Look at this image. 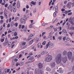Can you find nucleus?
<instances>
[{
  "instance_id": "a18cd8bd",
  "label": "nucleus",
  "mask_w": 74,
  "mask_h": 74,
  "mask_svg": "<svg viewBox=\"0 0 74 74\" xmlns=\"http://www.w3.org/2000/svg\"><path fill=\"white\" fill-rule=\"evenodd\" d=\"M0 17L1 19H3L4 18V17H3L2 16H1Z\"/></svg>"
},
{
  "instance_id": "c756f323",
  "label": "nucleus",
  "mask_w": 74,
  "mask_h": 74,
  "mask_svg": "<svg viewBox=\"0 0 74 74\" xmlns=\"http://www.w3.org/2000/svg\"><path fill=\"white\" fill-rule=\"evenodd\" d=\"M57 71H58V72H59V73H63V71H60L59 70H58Z\"/></svg>"
},
{
  "instance_id": "20e7f679",
  "label": "nucleus",
  "mask_w": 74,
  "mask_h": 74,
  "mask_svg": "<svg viewBox=\"0 0 74 74\" xmlns=\"http://www.w3.org/2000/svg\"><path fill=\"white\" fill-rule=\"evenodd\" d=\"M68 57L69 59H71L72 57V53L71 52H69L68 54Z\"/></svg>"
},
{
  "instance_id": "f03ea898",
  "label": "nucleus",
  "mask_w": 74,
  "mask_h": 74,
  "mask_svg": "<svg viewBox=\"0 0 74 74\" xmlns=\"http://www.w3.org/2000/svg\"><path fill=\"white\" fill-rule=\"evenodd\" d=\"M52 56L50 55H49L45 58V60L46 62H51V60H52Z\"/></svg>"
},
{
  "instance_id": "e2e57ef3",
  "label": "nucleus",
  "mask_w": 74,
  "mask_h": 74,
  "mask_svg": "<svg viewBox=\"0 0 74 74\" xmlns=\"http://www.w3.org/2000/svg\"><path fill=\"white\" fill-rule=\"evenodd\" d=\"M57 21H58V19H56L54 21H53V22H57Z\"/></svg>"
},
{
  "instance_id": "f8f14e48",
  "label": "nucleus",
  "mask_w": 74,
  "mask_h": 74,
  "mask_svg": "<svg viewBox=\"0 0 74 74\" xmlns=\"http://www.w3.org/2000/svg\"><path fill=\"white\" fill-rule=\"evenodd\" d=\"M67 55V52L66 51H64L63 53L62 56H66Z\"/></svg>"
},
{
  "instance_id": "37998d69",
  "label": "nucleus",
  "mask_w": 74,
  "mask_h": 74,
  "mask_svg": "<svg viewBox=\"0 0 74 74\" xmlns=\"http://www.w3.org/2000/svg\"><path fill=\"white\" fill-rule=\"evenodd\" d=\"M58 39H59V40H61L62 39V37L61 36H59L58 38Z\"/></svg>"
},
{
  "instance_id": "3c124183",
  "label": "nucleus",
  "mask_w": 74,
  "mask_h": 74,
  "mask_svg": "<svg viewBox=\"0 0 74 74\" xmlns=\"http://www.w3.org/2000/svg\"><path fill=\"white\" fill-rule=\"evenodd\" d=\"M71 24H72V25H74V22H73L72 21H71Z\"/></svg>"
},
{
  "instance_id": "f257e3e1",
  "label": "nucleus",
  "mask_w": 74,
  "mask_h": 74,
  "mask_svg": "<svg viewBox=\"0 0 74 74\" xmlns=\"http://www.w3.org/2000/svg\"><path fill=\"white\" fill-rule=\"evenodd\" d=\"M62 56L60 54H59L56 57V61L57 63L59 64L61 62V58Z\"/></svg>"
},
{
  "instance_id": "5701e85b",
  "label": "nucleus",
  "mask_w": 74,
  "mask_h": 74,
  "mask_svg": "<svg viewBox=\"0 0 74 74\" xmlns=\"http://www.w3.org/2000/svg\"><path fill=\"white\" fill-rule=\"evenodd\" d=\"M24 31H25V32H26V31H27V27H25L23 29Z\"/></svg>"
},
{
  "instance_id": "69168bd1",
  "label": "nucleus",
  "mask_w": 74,
  "mask_h": 74,
  "mask_svg": "<svg viewBox=\"0 0 74 74\" xmlns=\"http://www.w3.org/2000/svg\"><path fill=\"white\" fill-rule=\"evenodd\" d=\"M21 27H22V25H19V28H20V29H21Z\"/></svg>"
},
{
  "instance_id": "c03bdc74",
  "label": "nucleus",
  "mask_w": 74,
  "mask_h": 74,
  "mask_svg": "<svg viewBox=\"0 0 74 74\" xmlns=\"http://www.w3.org/2000/svg\"><path fill=\"white\" fill-rule=\"evenodd\" d=\"M64 11H65V9H61V11H62V12H63Z\"/></svg>"
},
{
  "instance_id": "5fc2aeb1",
  "label": "nucleus",
  "mask_w": 74,
  "mask_h": 74,
  "mask_svg": "<svg viewBox=\"0 0 74 74\" xmlns=\"http://www.w3.org/2000/svg\"><path fill=\"white\" fill-rule=\"evenodd\" d=\"M7 44H8V43H7L6 42H5V43H4V45L5 46L6 45H7Z\"/></svg>"
},
{
  "instance_id": "72a5a7b5",
  "label": "nucleus",
  "mask_w": 74,
  "mask_h": 74,
  "mask_svg": "<svg viewBox=\"0 0 74 74\" xmlns=\"http://www.w3.org/2000/svg\"><path fill=\"white\" fill-rule=\"evenodd\" d=\"M58 10V6H56L55 9V11H56V10L57 11Z\"/></svg>"
},
{
  "instance_id": "58836bf2",
  "label": "nucleus",
  "mask_w": 74,
  "mask_h": 74,
  "mask_svg": "<svg viewBox=\"0 0 74 74\" xmlns=\"http://www.w3.org/2000/svg\"><path fill=\"white\" fill-rule=\"evenodd\" d=\"M68 15H72V12H71L68 14Z\"/></svg>"
},
{
  "instance_id": "bb28decb",
  "label": "nucleus",
  "mask_w": 74,
  "mask_h": 74,
  "mask_svg": "<svg viewBox=\"0 0 74 74\" xmlns=\"http://www.w3.org/2000/svg\"><path fill=\"white\" fill-rule=\"evenodd\" d=\"M49 44H47L46 45V46H45V48H46V49H47L48 48V47H49Z\"/></svg>"
},
{
  "instance_id": "49530a36",
  "label": "nucleus",
  "mask_w": 74,
  "mask_h": 74,
  "mask_svg": "<svg viewBox=\"0 0 74 74\" xmlns=\"http://www.w3.org/2000/svg\"><path fill=\"white\" fill-rule=\"evenodd\" d=\"M5 42H6L8 43V40H7V39H5Z\"/></svg>"
},
{
  "instance_id": "79ce46f5",
  "label": "nucleus",
  "mask_w": 74,
  "mask_h": 74,
  "mask_svg": "<svg viewBox=\"0 0 74 74\" xmlns=\"http://www.w3.org/2000/svg\"><path fill=\"white\" fill-rule=\"evenodd\" d=\"M60 28V30H62V27H59L58 29H59Z\"/></svg>"
},
{
  "instance_id": "f3484780",
  "label": "nucleus",
  "mask_w": 74,
  "mask_h": 74,
  "mask_svg": "<svg viewBox=\"0 0 74 74\" xmlns=\"http://www.w3.org/2000/svg\"><path fill=\"white\" fill-rule=\"evenodd\" d=\"M31 4H33L34 5H36V2H34L33 1H32L31 2Z\"/></svg>"
},
{
  "instance_id": "2f4dec72",
  "label": "nucleus",
  "mask_w": 74,
  "mask_h": 74,
  "mask_svg": "<svg viewBox=\"0 0 74 74\" xmlns=\"http://www.w3.org/2000/svg\"><path fill=\"white\" fill-rule=\"evenodd\" d=\"M68 74H74V72L71 71V72L68 73Z\"/></svg>"
},
{
  "instance_id": "4c0bfd02",
  "label": "nucleus",
  "mask_w": 74,
  "mask_h": 74,
  "mask_svg": "<svg viewBox=\"0 0 74 74\" xmlns=\"http://www.w3.org/2000/svg\"><path fill=\"white\" fill-rule=\"evenodd\" d=\"M14 36H17V33H16V32L14 33Z\"/></svg>"
},
{
  "instance_id": "a19ab883",
  "label": "nucleus",
  "mask_w": 74,
  "mask_h": 74,
  "mask_svg": "<svg viewBox=\"0 0 74 74\" xmlns=\"http://www.w3.org/2000/svg\"><path fill=\"white\" fill-rule=\"evenodd\" d=\"M64 13H65V14H68V12L67 11V10H66L64 12Z\"/></svg>"
},
{
  "instance_id": "6ab92c4d",
  "label": "nucleus",
  "mask_w": 74,
  "mask_h": 74,
  "mask_svg": "<svg viewBox=\"0 0 74 74\" xmlns=\"http://www.w3.org/2000/svg\"><path fill=\"white\" fill-rule=\"evenodd\" d=\"M13 12H16V8L15 7H13Z\"/></svg>"
},
{
  "instance_id": "de8ad7c7",
  "label": "nucleus",
  "mask_w": 74,
  "mask_h": 74,
  "mask_svg": "<svg viewBox=\"0 0 74 74\" xmlns=\"http://www.w3.org/2000/svg\"><path fill=\"white\" fill-rule=\"evenodd\" d=\"M46 33L45 32H43L42 33V36H43V35H44V34H45Z\"/></svg>"
},
{
  "instance_id": "0e129e2a",
  "label": "nucleus",
  "mask_w": 74,
  "mask_h": 74,
  "mask_svg": "<svg viewBox=\"0 0 74 74\" xmlns=\"http://www.w3.org/2000/svg\"><path fill=\"white\" fill-rule=\"evenodd\" d=\"M10 24H8L7 26L8 27H10Z\"/></svg>"
},
{
  "instance_id": "cd10ccee",
  "label": "nucleus",
  "mask_w": 74,
  "mask_h": 74,
  "mask_svg": "<svg viewBox=\"0 0 74 74\" xmlns=\"http://www.w3.org/2000/svg\"><path fill=\"white\" fill-rule=\"evenodd\" d=\"M53 16L54 17H55L56 16V12H55L53 14Z\"/></svg>"
},
{
  "instance_id": "2eb2a0df",
  "label": "nucleus",
  "mask_w": 74,
  "mask_h": 74,
  "mask_svg": "<svg viewBox=\"0 0 74 74\" xmlns=\"http://www.w3.org/2000/svg\"><path fill=\"white\" fill-rule=\"evenodd\" d=\"M17 7L18 8L20 7V2H18V3H17Z\"/></svg>"
},
{
  "instance_id": "423d86ee",
  "label": "nucleus",
  "mask_w": 74,
  "mask_h": 74,
  "mask_svg": "<svg viewBox=\"0 0 74 74\" xmlns=\"http://www.w3.org/2000/svg\"><path fill=\"white\" fill-rule=\"evenodd\" d=\"M62 62H63L64 63H66L67 62V57H66V56L65 57L62 58Z\"/></svg>"
},
{
  "instance_id": "8fccbe9b",
  "label": "nucleus",
  "mask_w": 74,
  "mask_h": 74,
  "mask_svg": "<svg viewBox=\"0 0 74 74\" xmlns=\"http://www.w3.org/2000/svg\"><path fill=\"white\" fill-rule=\"evenodd\" d=\"M3 29V26L1 27V29H0V31H1L2 30V29Z\"/></svg>"
},
{
  "instance_id": "e433bc0d",
  "label": "nucleus",
  "mask_w": 74,
  "mask_h": 74,
  "mask_svg": "<svg viewBox=\"0 0 74 74\" xmlns=\"http://www.w3.org/2000/svg\"><path fill=\"white\" fill-rule=\"evenodd\" d=\"M30 39H32V38H28V39H27V40L26 41H27V42H28L29 41H30Z\"/></svg>"
},
{
  "instance_id": "bf43d9fd",
  "label": "nucleus",
  "mask_w": 74,
  "mask_h": 74,
  "mask_svg": "<svg viewBox=\"0 0 74 74\" xmlns=\"http://www.w3.org/2000/svg\"><path fill=\"white\" fill-rule=\"evenodd\" d=\"M37 10H36V9L34 10V11H33V12L34 13H36V11Z\"/></svg>"
},
{
  "instance_id": "1a4fd4ad",
  "label": "nucleus",
  "mask_w": 74,
  "mask_h": 74,
  "mask_svg": "<svg viewBox=\"0 0 74 74\" xmlns=\"http://www.w3.org/2000/svg\"><path fill=\"white\" fill-rule=\"evenodd\" d=\"M67 6L69 9L71 8V3L69 2L67 4Z\"/></svg>"
},
{
  "instance_id": "774afa93",
  "label": "nucleus",
  "mask_w": 74,
  "mask_h": 74,
  "mask_svg": "<svg viewBox=\"0 0 74 74\" xmlns=\"http://www.w3.org/2000/svg\"><path fill=\"white\" fill-rule=\"evenodd\" d=\"M70 28L72 30H74V27H71Z\"/></svg>"
},
{
  "instance_id": "4468645a",
  "label": "nucleus",
  "mask_w": 74,
  "mask_h": 74,
  "mask_svg": "<svg viewBox=\"0 0 74 74\" xmlns=\"http://www.w3.org/2000/svg\"><path fill=\"white\" fill-rule=\"evenodd\" d=\"M49 48H53V44L51 43L49 45Z\"/></svg>"
},
{
  "instance_id": "6e6552de",
  "label": "nucleus",
  "mask_w": 74,
  "mask_h": 74,
  "mask_svg": "<svg viewBox=\"0 0 74 74\" xmlns=\"http://www.w3.org/2000/svg\"><path fill=\"white\" fill-rule=\"evenodd\" d=\"M47 53H48V52L46 50H45L41 53V55H46V54H47Z\"/></svg>"
},
{
  "instance_id": "7ed1b4c3",
  "label": "nucleus",
  "mask_w": 74,
  "mask_h": 74,
  "mask_svg": "<svg viewBox=\"0 0 74 74\" xmlns=\"http://www.w3.org/2000/svg\"><path fill=\"white\" fill-rule=\"evenodd\" d=\"M35 74H43V72H42V71L41 69L39 68L35 70Z\"/></svg>"
},
{
  "instance_id": "aec40b11",
  "label": "nucleus",
  "mask_w": 74,
  "mask_h": 74,
  "mask_svg": "<svg viewBox=\"0 0 74 74\" xmlns=\"http://www.w3.org/2000/svg\"><path fill=\"white\" fill-rule=\"evenodd\" d=\"M33 40H32L31 41H30L29 42V45H31L32 44V43H33Z\"/></svg>"
},
{
  "instance_id": "dca6fc26",
  "label": "nucleus",
  "mask_w": 74,
  "mask_h": 74,
  "mask_svg": "<svg viewBox=\"0 0 74 74\" xmlns=\"http://www.w3.org/2000/svg\"><path fill=\"white\" fill-rule=\"evenodd\" d=\"M62 33H65V34H67V32L65 29H63L62 31Z\"/></svg>"
},
{
  "instance_id": "603ef678",
  "label": "nucleus",
  "mask_w": 74,
  "mask_h": 74,
  "mask_svg": "<svg viewBox=\"0 0 74 74\" xmlns=\"http://www.w3.org/2000/svg\"><path fill=\"white\" fill-rule=\"evenodd\" d=\"M57 30L58 29H57V27H56V28H55V29H54V32H57Z\"/></svg>"
},
{
  "instance_id": "412c9836",
  "label": "nucleus",
  "mask_w": 74,
  "mask_h": 74,
  "mask_svg": "<svg viewBox=\"0 0 74 74\" xmlns=\"http://www.w3.org/2000/svg\"><path fill=\"white\" fill-rule=\"evenodd\" d=\"M34 24V23H31V24H30V25L29 26V27L30 28H31V27H32V25H33Z\"/></svg>"
},
{
  "instance_id": "ddd939ff",
  "label": "nucleus",
  "mask_w": 74,
  "mask_h": 74,
  "mask_svg": "<svg viewBox=\"0 0 74 74\" xmlns=\"http://www.w3.org/2000/svg\"><path fill=\"white\" fill-rule=\"evenodd\" d=\"M35 36V34H31L29 36V38H31V37H33V36Z\"/></svg>"
},
{
  "instance_id": "ea45409f",
  "label": "nucleus",
  "mask_w": 74,
  "mask_h": 74,
  "mask_svg": "<svg viewBox=\"0 0 74 74\" xmlns=\"http://www.w3.org/2000/svg\"><path fill=\"white\" fill-rule=\"evenodd\" d=\"M14 25L16 27H17V26H18V23H15Z\"/></svg>"
},
{
  "instance_id": "338daca9",
  "label": "nucleus",
  "mask_w": 74,
  "mask_h": 74,
  "mask_svg": "<svg viewBox=\"0 0 74 74\" xmlns=\"http://www.w3.org/2000/svg\"><path fill=\"white\" fill-rule=\"evenodd\" d=\"M0 22H1V23L2 24L3 23V20H1V21Z\"/></svg>"
},
{
  "instance_id": "4d7b16f0",
  "label": "nucleus",
  "mask_w": 74,
  "mask_h": 74,
  "mask_svg": "<svg viewBox=\"0 0 74 74\" xmlns=\"http://www.w3.org/2000/svg\"><path fill=\"white\" fill-rule=\"evenodd\" d=\"M19 65V63H17L16 64V66H18Z\"/></svg>"
},
{
  "instance_id": "f704fd0d",
  "label": "nucleus",
  "mask_w": 74,
  "mask_h": 74,
  "mask_svg": "<svg viewBox=\"0 0 74 74\" xmlns=\"http://www.w3.org/2000/svg\"><path fill=\"white\" fill-rule=\"evenodd\" d=\"M8 3H6L5 5V7L6 8H7V7H8Z\"/></svg>"
},
{
  "instance_id": "473e14b6",
  "label": "nucleus",
  "mask_w": 74,
  "mask_h": 74,
  "mask_svg": "<svg viewBox=\"0 0 74 74\" xmlns=\"http://www.w3.org/2000/svg\"><path fill=\"white\" fill-rule=\"evenodd\" d=\"M48 24L47 23H44L42 24V26H45V25H47Z\"/></svg>"
},
{
  "instance_id": "9d476101",
  "label": "nucleus",
  "mask_w": 74,
  "mask_h": 74,
  "mask_svg": "<svg viewBox=\"0 0 74 74\" xmlns=\"http://www.w3.org/2000/svg\"><path fill=\"white\" fill-rule=\"evenodd\" d=\"M38 67L39 69H41L43 66V65L41 63H39L38 64Z\"/></svg>"
},
{
  "instance_id": "a878e982",
  "label": "nucleus",
  "mask_w": 74,
  "mask_h": 74,
  "mask_svg": "<svg viewBox=\"0 0 74 74\" xmlns=\"http://www.w3.org/2000/svg\"><path fill=\"white\" fill-rule=\"evenodd\" d=\"M14 22H11L10 25L11 26V27H12V26L14 25Z\"/></svg>"
},
{
  "instance_id": "6e6d98bb",
  "label": "nucleus",
  "mask_w": 74,
  "mask_h": 74,
  "mask_svg": "<svg viewBox=\"0 0 74 74\" xmlns=\"http://www.w3.org/2000/svg\"><path fill=\"white\" fill-rule=\"evenodd\" d=\"M69 34H71V36H72V35H73V34H74L73 33V32L69 33Z\"/></svg>"
},
{
  "instance_id": "39448f33",
  "label": "nucleus",
  "mask_w": 74,
  "mask_h": 74,
  "mask_svg": "<svg viewBox=\"0 0 74 74\" xmlns=\"http://www.w3.org/2000/svg\"><path fill=\"white\" fill-rule=\"evenodd\" d=\"M27 20V17H23V18L21 20V23H23V22H25V21Z\"/></svg>"
},
{
  "instance_id": "9b49d317",
  "label": "nucleus",
  "mask_w": 74,
  "mask_h": 74,
  "mask_svg": "<svg viewBox=\"0 0 74 74\" xmlns=\"http://www.w3.org/2000/svg\"><path fill=\"white\" fill-rule=\"evenodd\" d=\"M51 66L52 67H54L55 66V62H52L51 63Z\"/></svg>"
},
{
  "instance_id": "7c9ffc66",
  "label": "nucleus",
  "mask_w": 74,
  "mask_h": 74,
  "mask_svg": "<svg viewBox=\"0 0 74 74\" xmlns=\"http://www.w3.org/2000/svg\"><path fill=\"white\" fill-rule=\"evenodd\" d=\"M46 44V41H44L42 43V45H45V44Z\"/></svg>"
},
{
  "instance_id": "09e8293b",
  "label": "nucleus",
  "mask_w": 74,
  "mask_h": 74,
  "mask_svg": "<svg viewBox=\"0 0 74 74\" xmlns=\"http://www.w3.org/2000/svg\"><path fill=\"white\" fill-rule=\"evenodd\" d=\"M4 41V38L2 39L1 40V42H3Z\"/></svg>"
},
{
  "instance_id": "13d9d810",
  "label": "nucleus",
  "mask_w": 74,
  "mask_h": 74,
  "mask_svg": "<svg viewBox=\"0 0 74 74\" xmlns=\"http://www.w3.org/2000/svg\"><path fill=\"white\" fill-rule=\"evenodd\" d=\"M8 47H11V44H8Z\"/></svg>"
},
{
  "instance_id": "c85d7f7f",
  "label": "nucleus",
  "mask_w": 74,
  "mask_h": 74,
  "mask_svg": "<svg viewBox=\"0 0 74 74\" xmlns=\"http://www.w3.org/2000/svg\"><path fill=\"white\" fill-rule=\"evenodd\" d=\"M38 48H40V46H41V43H39L38 44Z\"/></svg>"
},
{
  "instance_id": "b1692460",
  "label": "nucleus",
  "mask_w": 74,
  "mask_h": 74,
  "mask_svg": "<svg viewBox=\"0 0 74 74\" xmlns=\"http://www.w3.org/2000/svg\"><path fill=\"white\" fill-rule=\"evenodd\" d=\"M72 21V18H70L69 19V22H71Z\"/></svg>"
},
{
  "instance_id": "0eeeda50",
  "label": "nucleus",
  "mask_w": 74,
  "mask_h": 74,
  "mask_svg": "<svg viewBox=\"0 0 74 74\" xmlns=\"http://www.w3.org/2000/svg\"><path fill=\"white\" fill-rule=\"evenodd\" d=\"M52 32H50L49 34V36L48 37V38H50V40H52Z\"/></svg>"
},
{
  "instance_id": "393cba45",
  "label": "nucleus",
  "mask_w": 74,
  "mask_h": 74,
  "mask_svg": "<svg viewBox=\"0 0 74 74\" xmlns=\"http://www.w3.org/2000/svg\"><path fill=\"white\" fill-rule=\"evenodd\" d=\"M23 64H24V63L23 62H21L20 63H19V66H23Z\"/></svg>"
},
{
  "instance_id": "680f3d73",
  "label": "nucleus",
  "mask_w": 74,
  "mask_h": 74,
  "mask_svg": "<svg viewBox=\"0 0 74 74\" xmlns=\"http://www.w3.org/2000/svg\"><path fill=\"white\" fill-rule=\"evenodd\" d=\"M25 27V25H23L21 27L22 29H23Z\"/></svg>"
},
{
  "instance_id": "c9c22d12",
  "label": "nucleus",
  "mask_w": 74,
  "mask_h": 74,
  "mask_svg": "<svg viewBox=\"0 0 74 74\" xmlns=\"http://www.w3.org/2000/svg\"><path fill=\"white\" fill-rule=\"evenodd\" d=\"M57 69H59V70H60V71H61V69H62V68H59V66H58V67H57Z\"/></svg>"
},
{
  "instance_id": "864d4df0",
  "label": "nucleus",
  "mask_w": 74,
  "mask_h": 74,
  "mask_svg": "<svg viewBox=\"0 0 74 74\" xmlns=\"http://www.w3.org/2000/svg\"><path fill=\"white\" fill-rule=\"evenodd\" d=\"M66 37H63V40H66Z\"/></svg>"
},
{
  "instance_id": "a211bd4d",
  "label": "nucleus",
  "mask_w": 74,
  "mask_h": 74,
  "mask_svg": "<svg viewBox=\"0 0 74 74\" xmlns=\"http://www.w3.org/2000/svg\"><path fill=\"white\" fill-rule=\"evenodd\" d=\"M46 70L48 71H51V69L50 68L47 67L46 68Z\"/></svg>"
},
{
  "instance_id": "4be33fe9",
  "label": "nucleus",
  "mask_w": 74,
  "mask_h": 74,
  "mask_svg": "<svg viewBox=\"0 0 74 74\" xmlns=\"http://www.w3.org/2000/svg\"><path fill=\"white\" fill-rule=\"evenodd\" d=\"M33 59H34V57H31L28 60H33Z\"/></svg>"
},
{
  "instance_id": "052dcab7",
  "label": "nucleus",
  "mask_w": 74,
  "mask_h": 74,
  "mask_svg": "<svg viewBox=\"0 0 74 74\" xmlns=\"http://www.w3.org/2000/svg\"><path fill=\"white\" fill-rule=\"evenodd\" d=\"M11 22V18H10L9 20V22L10 23Z\"/></svg>"
}]
</instances>
